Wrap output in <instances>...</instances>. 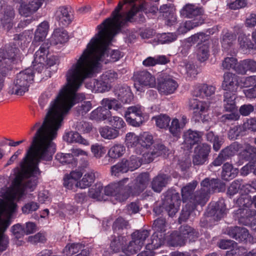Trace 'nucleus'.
<instances>
[{
  "label": "nucleus",
  "instance_id": "nucleus-6",
  "mask_svg": "<svg viewBox=\"0 0 256 256\" xmlns=\"http://www.w3.org/2000/svg\"><path fill=\"white\" fill-rule=\"evenodd\" d=\"M252 203L256 208V196L252 200L249 196L244 194L237 200L240 208L235 212L234 217L240 223L246 225L249 223L248 219L256 215V210L250 208Z\"/></svg>",
  "mask_w": 256,
  "mask_h": 256
},
{
  "label": "nucleus",
  "instance_id": "nucleus-25",
  "mask_svg": "<svg viewBox=\"0 0 256 256\" xmlns=\"http://www.w3.org/2000/svg\"><path fill=\"white\" fill-rule=\"evenodd\" d=\"M216 88L206 84H198L194 86L192 92L193 96L202 98L210 99L214 94Z\"/></svg>",
  "mask_w": 256,
  "mask_h": 256
},
{
  "label": "nucleus",
  "instance_id": "nucleus-64",
  "mask_svg": "<svg viewBox=\"0 0 256 256\" xmlns=\"http://www.w3.org/2000/svg\"><path fill=\"white\" fill-rule=\"evenodd\" d=\"M176 35L174 33H164L160 34L158 38V42L161 44H169L176 40Z\"/></svg>",
  "mask_w": 256,
  "mask_h": 256
},
{
  "label": "nucleus",
  "instance_id": "nucleus-32",
  "mask_svg": "<svg viewBox=\"0 0 256 256\" xmlns=\"http://www.w3.org/2000/svg\"><path fill=\"white\" fill-rule=\"evenodd\" d=\"M235 72L241 74H245L248 72H256V62L250 59L241 60L238 63Z\"/></svg>",
  "mask_w": 256,
  "mask_h": 256
},
{
  "label": "nucleus",
  "instance_id": "nucleus-57",
  "mask_svg": "<svg viewBox=\"0 0 256 256\" xmlns=\"http://www.w3.org/2000/svg\"><path fill=\"white\" fill-rule=\"evenodd\" d=\"M32 37V32H24L18 36V44L20 45L22 48L27 47L31 42Z\"/></svg>",
  "mask_w": 256,
  "mask_h": 256
},
{
  "label": "nucleus",
  "instance_id": "nucleus-3",
  "mask_svg": "<svg viewBox=\"0 0 256 256\" xmlns=\"http://www.w3.org/2000/svg\"><path fill=\"white\" fill-rule=\"evenodd\" d=\"M145 4L144 2L142 3L140 8H138L134 5L130 10L124 14L120 13L123 4L121 2H119L112 12L111 17L106 19L101 24L97 26L99 34L104 32H118L121 28L128 22H132L134 17L136 15L138 10L144 8V6Z\"/></svg>",
  "mask_w": 256,
  "mask_h": 256
},
{
  "label": "nucleus",
  "instance_id": "nucleus-37",
  "mask_svg": "<svg viewBox=\"0 0 256 256\" xmlns=\"http://www.w3.org/2000/svg\"><path fill=\"white\" fill-rule=\"evenodd\" d=\"M169 178V176L166 174L158 175L154 178L152 182V189L156 192H160L168 184Z\"/></svg>",
  "mask_w": 256,
  "mask_h": 256
},
{
  "label": "nucleus",
  "instance_id": "nucleus-51",
  "mask_svg": "<svg viewBox=\"0 0 256 256\" xmlns=\"http://www.w3.org/2000/svg\"><path fill=\"white\" fill-rule=\"evenodd\" d=\"M99 132L102 137L108 140L114 139L117 138L119 134L118 130L108 126L101 128L99 130Z\"/></svg>",
  "mask_w": 256,
  "mask_h": 256
},
{
  "label": "nucleus",
  "instance_id": "nucleus-56",
  "mask_svg": "<svg viewBox=\"0 0 256 256\" xmlns=\"http://www.w3.org/2000/svg\"><path fill=\"white\" fill-rule=\"evenodd\" d=\"M91 152L94 157L96 158H100L102 157L106 152V147L102 144L96 143L91 146Z\"/></svg>",
  "mask_w": 256,
  "mask_h": 256
},
{
  "label": "nucleus",
  "instance_id": "nucleus-4",
  "mask_svg": "<svg viewBox=\"0 0 256 256\" xmlns=\"http://www.w3.org/2000/svg\"><path fill=\"white\" fill-rule=\"evenodd\" d=\"M34 75V70L31 68L20 72L10 86L8 92L12 94L23 95L28 90L30 84L33 81Z\"/></svg>",
  "mask_w": 256,
  "mask_h": 256
},
{
  "label": "nucleus",
  "instance_id": "nucleus-28",
  "mask_svg": "<svg viewBox=\"0 0 256 256\" xmlns=\"http://www.w3.org/2000/svg\"><path fill=\"white\" fill-rule=\"evenodd\" d=\"M87 88L94 92H104L108 91L111 88V85L108 82L101 79L93 80L86 84Z\"/></svg>",
  "mask_w": 256,
  "mask_h": 256
},
{
  "label": "nucleus",
  "instance_id": "nucleus-29",
  "mask_svg": "<svg viewBox=\"0 0 256 256\" xmlns=\"http://www.w3.org/2000/svg\"><path fill=\"white\" fill-rule=\"evenodd\" d=\"M208 213L212 215L213 218L219 220L222 218L227 212L225 202L223 199L220 200L214 206H210L208 208Z\"/></svg>",
  "mask_w": 256,
  "mask_h": 256
},
{
  "label": "nucleus",
  "instance_id": "nucleus-48",
  "mask_svg": "<svg viewBox=\"0 0 256 256\" xmlns=\"http://www.w3.org/2000/svg\"><path fill=\"white\" fill-rule=\"evenodd\" d=\"M139 150L140 148L148 149L153 144V137L148 132H144L139 135Z\"/></svg>",
  "mask_w": 256,
  "mask_h": 256
},
{
  "label": "nucleus",
  "instance_id": "nucleus-8",
  "mask_svg": "<svg viewBox=\"0 0 256 256\" xmlns=\"http://www.w3.org/2000/svg\"><path fill=\"white\" fill-rule=\"evenodd\" d=\"M198 236V232L193 228L183 226L180 227V232H174L170 234L168 242L172 246H182L188 241L194 242Z\"/></svg>",
  "mask_w": 256,
  "mask_h": 256
},
{
  "label": "nucleus",
  "instance_id": "nucleus-23",
  "mask_svg": "<svg viewBox=\"0 0 256 256\" xmlns=\"http://www.w3.org/2000/svg\"><path fill=\"white\" fill-rule=\"evenodd\" d=\"M178 87L177 82L170 76L164 78L158 84V90L160 94L169 95L174 94Z\"/></svg>",
  "mask_w": 256,
  "mask_h": 256
},
{
  "label": "nucleus",
  "instance_id": "nucleus-26",
  "mask_svg": "<svg viewBox=\"0 0 256 256\" xmlns=\"http://www.w3.org/2000/svg\"><path fill=\"white\" fill-rule=\"evenodd\" d=\"M238 78V76L230 72L224 73L222 84L223 89L231 93L236 92L239 86Z\"/></svg>",
  "mask_w": 256,
  "mask_h": 256
},
{
  "label": "nucleus",
  "instance_id": "nucleus-36",
  "mask_svg": "<svg viewBox=\"0 0 256 256\" xmlns=\"http://www.w3.org/2000/svg\"><path fill=\"white\" fill-rule=\"evenodd\" d=\"M165 240L164 234L160 232H154L150 239V242L146 244V249L152 250L159 248L162 246Z\"/></svg>",
  "mask_w": 256,
  "mask_h": 256
},
{
  "label": "nucleus",
  "instance_id": "nucleus-59",
  "mask_svg": "<svg viewBox=\"0 0 256 256\" xmlns=\"http://www.w3.org/2000/svg\"><path fill=\"white\" fill-rule=\"evenodd\" d=\"M82 247V244L78 243L68 244L64 248L63 252L66 256H72L78 252Z\"/></svg>",
  "mask_w": 256,
  "mask_h": 256
},
{
  "label": "nucleus",
  "instance_id": "nucleus-18",
  "mask_svg": "<svg viewBox=\"0 0 256 256\" xmlns=\"http://www.w3.org/2000/svg\"><path fill=\"white\" fill-rule=\"evenodd\" d=\"M156 86V82L154 76L147 71L139 72L136 77L134 86L138 92H144V87L154 88Z\"/></svg>",
  "mask_w": 256,
  "mask_h": 256
},
{
  "label": "nucleus",
  "instance_id": "nucleus-14",
  "mask_svg": "<svg viewBox=\"0 0 256 256\" xmlns=\"http://www.w3.org/2000/svg\"><path fill=\"white\" fill-rule=\"evenodd\" d=\"M188 105L190 109L193 110L196 120L202 122L208 120L207 113L209 110L210 102L192 98L190 100Z\"/></svg>",
  "mask_w": 256,
  "mask_h": 256
},
{
  "label": "nucleus",
  "instance_id": "nucleus-58",
  "mask_svg": "<svg viewBox=\"0 0 256 256\" xmlns=\"http://www.w3.org/2000/svg\"><path fill=\"white\" fill-rule=\"evenodd\" d=\"M90 196L93 198L100 200L103 198L104 188L100 183L96 184L94 188H92L90 190Z\"/></svg>",
  "mask_w": 256,
  "mask_h": 256
},
{
  "label": "nucleus",
  "instance_id": "nucleus-19",
  "mask_svg": "<svg viewBox=\"0 0 256 256\" xmlns=\"http://www.w3.org/2000/svg\"><path fill=\"white\" fill-rule=\"evenodd\" d=\"M150 180L148 173H142L138 176L136 179L130 184L126 186L128 196L138 194L142 192L147 186Z\"/></svg>",
  "mask_w": 256,
  "mask_h": 256
},
{
  "label": "nucleus",
  "instance_id": "nucleus-30",
  "mask_svg": "<svg viewBox=\"0 0 256 256\" xmlns=\"http://www.w3.org/2000/svg\"><path fill=\"white\" fill-rule=\"evenodd\" d=\"M228 234L239 242H246L249 238L248 230L242 227H230L228 230Z\"/></svg>",
  "mask_w": 256,
  "mask_h": 256
},
{
  "label": "nucleus",
  "instance_id": "nucleus-13",
  "mask_svg": "<svg viewBox=\"0 0 256 256\" xmlns=\"http://www.w3.org/2000/svg\"><path fill=\"white\" fill-rule=\"evenodd\" d=\"M124 116L129 124L138 127L144 122V108L140 104L129 106L126 110Z\"/></svg>",
  "mask_w": 256,
  "mask_h": 256
},
{
  "label": "nucleus",
  "instance_id": "nucleus-10",
  "mask_svg": "<svg viewBox=\"0 0 256 256\" xmlns=\"http://www.w3.org/2000/svg\"><path fill=\"white\" fill-rule=\"evenodd\" d=\"M210 38V36L203 32H200L192 35L188 39L190 44H198V48L196 54L198 60L204 62L210 56V46L207 42Z\"/></svg>",
  "mask_w": 256,
  "mask_h": 256
},
{
  "label": "nucleus",
  "instance_id": "nucleus-53",
  "mask_svg": "<svg viewBox=\"0 0 256 256\" xmlns=\"http://www.w3.org/2000/svg\"><path fill=\"white\" fill-rule=\"evenodd\" d=\"M152 120H155L156 125L160 128H166L168 127L170 120V118L164 114L154 116Z\"/></svg>",
  "mask_w": 256,
  "mask_h": 256
},
{
  "label": "nucleus",
  "instance_id": "nucleus-31",
  "mask_svg": "<svg viewBox=\"0 0 256 256\" xmlns=\"http://www.w3.org/2000/svg\"><path fill=\"white\" fill-rule=\"evenodd\" d=\"M201 134L196 131L188 130L184 134V146L185 149H190L193 145L200 140Z\"/></svg>",
  "mask_w": 256,
  "mask_h": 256
},
{
  "label": "nucleus",
  "instance_id": "nucleus-42",
  "mask_svg": "<svg viewBox=\"0 0 256 256\" xmlns=\"http://www.w3.org/2000/svg\"><path fill=\"white\" fill-rule=\"evenodd\" d=\"M144 154L142 158H140L136 156H132L128 160L125 159V164L128 168V170L134 171L138 169L142 164V162H144Z\"/></svg>",
  "mask_w": 256,
  "mask_h": 256
},
{
  "label": "nucleus",
  "instance_id": "nucleus-15",
  "mask_svg": "<svg viewBox=\"0 0 256 256\" xmlns=\"http://www.w3.org/2000/svg\"><path fill=\"white\" fill-rule=\"evenodd\" d=\"M49 44L48 42L44 43L38 50L34 57V60L32 62L33 68L40 72L44 68L46 64L50 66L54 64V63L50 62L48 60Z\"/></svg>",
  "mask_w": 256,
  "mask_h": 256
},
{
  "label": "nucleus",
  "instance_id": "nucleus-61",
  "mask_svg": "<svg viewBox=\"0 0 256 256\" xmlns=\"http://www.w3.org/2000/svg\"><path fill=\"white\" fill-rule=\"evenodd\" d=\"M256 84V76L242 78L239 79L238 85L240 87L248 88Z\"/></svg>",
  "mask_w": 256,
  "mask_h": 256
},
{
  "label": "nucleus",
  "instance_id": "nucleus-2",
  "mask_svg": "<svg viewBox=\"0 0 256 256\" xmlns=\"http://www.w3.org/2000/svg\"><path fill=\"white\" fill-rule=\"evenodd\" d=\"M117 33L104 32L99 34L98 31L68 69L66 75V84L51 102L48 111L60 124L71 108L86 98L84 94L76 93L84 80L98 72L102 63L115 62L122 56L119 50L108 48Z\"/></svg>",
  "mask_w": 256,
  "mask_h": 256
},
{
  "label": "nucleus",
  "instance_id": "nucleus-33",
  "mask_svg": "<svg viewBox=\"0 0 256 256\" xmlns=\"http://www.w3.org/2000/svg\"><path fill=\"white\" fill-rule=\"evenodd\" d=\"M187 122L188 120L185 116H183L181 120L173 118L168 127L170 133L174 136L180 137L182 130Z\"/></svg>",
  "mask_w": 256,
  "mask_h": 256
},
{
  "label": "nucleus",
  "instance_id": "nucleus-17",
  "mask_svg": "<svg viewBox=\"0 0 256 256\" xmlns=\"http://www.w3.org/2000/svg\"><path fill=\"white\" fill-rule=\"evenodd\" d=\"M181 204V200L178 192H168L163 204L164 208L170 216H173L178 212Z\"/></svg>",
  "mask_w": 256,
  "mask_h": 256
},
{
  "label": "nucleus",
  "instance_id": "nucleus-49",
  "mask_svg": "<svg viewBox=\"0 0 256 256\" xmlns=\"http://www.w3.org/2000/svg\"><path fill=\"white\" fill-rule=\"evenodd\" d=\"M240 156L244 159L248 160L253 158L254 160L256 157V148L254 146L246 144L242 148L239 152Z\"/></svg>",
  "mask_w": 256,
  "mask_h": 256
},
{
  "label": "nucleus",
  "instance_id": "nucleus-45",
  "mask_svg": "<svg viewBox=\"0 0 256 256\" xmlns=\"http://www.w3.org/2000/svg\"><path fill=\"white\" fill-rule=\"evenodd\" d=\"M126 152L125 146L120 144H114L109 149L108 155L112 158H118L122 156Z\"/></svg>",
  "mask_w": 256,
  "mask_h": 256
},
{
  "label": "nucleus",
  "instance_id": "nucleus-5",
  "mask_svg": "<svg viewBox=\"0 0 256 256\" xmlns=\"http://www.w3.org/2000/svg\"><path fill=\"white\" fill-rule=\"evenodd\" d=\"M201 188L197 192L194 198L196 202L202 206L204 205L208 200V194L218 190L221 192L225 190V184L218 179H204L200 184Z\"/></svg>",
  "mask_w": 256,
  "mask_h": 256
},
{
  "label": "nucleus",
  "instance_id": "nucleus-9",
  "mask_svg": "<svg viewBox=\"0 0 256 256\" xmlns=\"http://www.w3.org/2000/svg\"><path fill=\"white\" fill-rule=\"evenodd\" d=\"M198 236V232L193 228L183 226L180 227V232H174L170 234L168 242L172 246H182L188 241L194 242Z\"/></svg>",
  "mask_w": 256,
  "mask_h": 256
},
{
  "label": "nucleus",
  "instance_id": "nucleus-40",
  "mask_svg": "<svg viewBox=\"0 0 256 256\" xmlns=\"http://www.w3.org/2000/svg\"><path fill=\"white\" fill-rule=\"evenodd\" d=\"M64 140L68 143L77 142L84 146H88L90 142L83 138L78 132H70L64 136Z\"/></svg>",
  "mask_w": 256,
  "mask_h": 256
},
{
  "label": "nucleus",
  "instance_id": "nucleus-16",
  "mask_svg": "<svg viewBox=\"0 0 256 256\" xmlns=\"http://www.w3.org/2000/svg\"><path fill=\"white\" fill-rule=\"evenodd\" d=\"M68 154L58 153L56 159L62 164H72L76 165L77 160L76 157L82 156L83 158H87L88 152L80 148H73L70 150Z\"/></svg>",
  "mask_w": 256,
  "mask_h": 256
},
{
  "label": "nucleus",
  "instance_id": "nucleus-20",
  "mask_svg": "<svg viewBox=\"0 0 256 256\" xmlns=\"http://www.w3.org/2000/svg\"><path fill=\"white\" fill-rule=\"evenodd\" d=\"M210 146L206 144L198 145L194 149L192 162L194 165L204 164L208 160Z\"/></svg>",
  "mask_w": 256,
  "mask_h": 256
},
{
  "label": "nucleus",
  "instance_id": "nucleus-44",
  "mask_svg": "<svg viewBox=\"0 0 256 256\" xmlns=\"http://www.w3.org/2000/svg\"><path fill=\"white\" fill-rule=\"evenodd\" d=\"M238 170L234 168L230 164L226 162L222 166V179L228 180L234 178L237 175Z\"/></svg>",
  "mask_w": 256,
  "mask_h": 256
},
{
  "label": "nucleus",
  "instance_id": "nucleus-7",
  "mask_svg": "<svg viewBox=\"0 0 256 256\" xmlns=\"http://www.w3.org/2000/svg\"><path fill=\"white\" fill-rule=\"evenodd\" d=\"M100 104L102 106H98L90 113L91 120L97 121L108 120L112 115L110 110L113 109L118 111L122 108V105L115 98H104L102 100Z\"/></svg>",
  "mask_w": 256,
  "mask_h": 256
},
{
  "label": "nucleus",
  "instance_id": "nucleus-39",
  "mask_svg": "<svg viewBox=\"0 0 256 256\" xmlns=\"http://www.w3.org/2000/svg\"><path fill=\"white\" fill-rule=\"evenodd\" d=\"M139 136L135 133L130 132L126 134L125 144L128 148H135L137 154H142V152L139 150Z\"/></svg>",
  "mask_w": 256,
  "mask_h": 256
},
{
  "label": "nucleus",
  "instance_id": "nucleus-11",
  "mask_svg": "<svg viewBox=\"0 0 256 256\" xmlns=\"http://www.w3.org/2000/svg\"><path fill=\"white\" fill-rule=\"evenodd\" d=\"M150 233L147 230H138L132 234V240L128 244L124 246L122 252L127 256L134 254L139 252L144 245Z\"/></svg>",
  "mask_w": 256,
  "mask_h": 256
},
{
  "label": "nucleus",
  "instance_id": "nucleus-60",
  "mask_svg": "<svg viewBox=\"0 0 256 256\" xmlns=\"http://www.w3.org/2000/svg\"><path fill=\"white\" fill-rule=\"evenodd\" d=\"M237 59L233 56L226 57L222 62V66L224 69L230 70L232 69L235 71L236 68L238 64Z\"/></svg>",
  "mask_w": 256,
  "mask_h": 256
},
{
  "label": "nucleus",
  "instance_id": "nucleus-41",
  "mask_svg": "<svg viewBox=\"0 0 256 256\" xmlns=\"http://www.w3.org/2000/svg\"><path fill=\"white\" fill-rule=\"evenodd\" d=\"M95 180V174L92 170H90L86 172L82 176V178L76 184V187L82 189L90 187L94 182Z\"/></svg>",
  "mask_w": 256,
  "mask_h": 256
},
{
  "label": "nucleus",
  "instance_id": "nucleus-46",
  "mask_svg": "<svg viewBox=\"0 0 256 256\" xmlns=\"http://www.w3.org/2000/svg\"><path fill=\"white\" fill-rule=\"evenodd\" d=\"M224 106L226 111L232 112L236 110L234 100L236 96L234 93L226 92L224 94Z\"/></svg>",
  "mask_w": 256,
  "mask_h": 256
},
{
  "label": "nucleus",
  "instance_id": "nucleus-52",
  "mask_svg": "<svg viewBox=\"0 0 256 256\" xmlns=\"http://www.w3.org/2000/svg\"><path fill=\"white\" fill-rule=\"evenodd\" d=\"M126 238L124 236H119L117 238H114L110 244V248L114 252H118L121 250H122L123 245L126 242Z\"/></svg>",
  "mask_w": 256,
  "mask_h": 256
},
{
  "label": "nucleus",
  "instance_id": "nucleus-1",
  "mask_svg": "<svg viewBox=\"0 0 256 256\" xmlns=\"http://www.w3.org/2000/svg\"><path fill=\"white\" fill-rule=\"evenodd\" d=\"M61 126L50 113L48 112L42 125L37 131L30 148L20 164L14 169L15 178L12 185L7 187L8 178L0 177V236H6L4 232L10 224V218L16 212L17 202L27 192L36 189L40 172L38 164L40 160L50 161L56 151L52 140L56 137Z\"/></svg>",
  "mask_w": 256,
  "mask_h": 256
},
{
  "label": "nucleus",
  "instance_id": "nucleus-47",
  "mask_svg": "<svg viewBox=\"0 0 256 256\" xmlns=\"http://www.w3.org/2000/svg\"><path fill=\"white\" fill-rule=\"evenodd\" d=\"M118 98L122 102L130 104L133 100L134 96L128 86L122 87L116 92Z\"/></svg>",
  "mask_w": 256,
  "mask_h": 256
},
{
  "label": "nucleus",
  "instance_id": "nucleus-38",
  "mask_svg": "<svg viewBox=\"0 0 256 256\" xmlns=\"http://www.w3.org/2000/svg\"><path fill=\"white\" fill-rule=\"evenodd\" d=\"M48 24L46 22L40 23L35 32L34 40L32 44L37 45L38 42L42 41L46 37L48 30Z\"/></svg>",
  "mask_w": 256,
  "mask_h": 256
},
{
  "label": "nucleus",
  "instance_id": "nucleus-34",
  "mask_svg": "<svg viewBox=\"0 0 256 256\" xmlns=\"http://www.w3.org/2000/svg\"><path fill=\"white\" fill-rule=\"evenodd\" d=\"M196 186L197 182L196 181H193L182 188V196L184 202H186L187 200H189L190 202L194 203V204H198L194 198V196H194V198L192 196V192Z\"/></svg>",
  "mask_w": 256,
  "mask_h": 256
},
{
  "label": "nucleus",
  "instance_id": "nucleus-35",
  "mask_svg": "<svg viewBox=\"0 0 256 256\" xmlns=\"http://www.w3.org/2000/svg\"><path fill=\"white\" fill-rule=\"evenodd\" d=\"M155 150L149 152H144V162L146 163L150 162L153 160L154 157L155 156H158L160 155H168V149L163 144H158L154 146Z\"/></svg>",
  "mask_w": 256,
  "mask_h": 256
},
{
  "label": "nucleus",
  "instance_id": "nucleus-55",
  "mask_svg": "<svg viewBox=\"0 0 256 256\" xmlns=\"http://www.w3.org/2000/svg\"><path fill=\"white\" fill-rule=\"evenodd\" d=\"M124 162L125 159H122L120 162L112 166L111 173L112 175L118 176L120 174L128 172V168L126 166V164H125Z\"/></svg>",
  "mask_w": 256,
  "mask_h": 256
},
{
  "label": "nucleus",
  "instance_id": "nucleus-54",
  "mask_svg": "<svg viewBox=\"0 0 256 256\" xmlns=\"http://www.w3.org/2000/svg\"><path fill=\"white\" fill-rule=\"evenodd\" d=\"M236 36L228 30H224L222 32V37L221 40L222 46L224 48H227L232 43L233 41L236 40Z\"/></svg>",
  "mask_w": 256,
  "mask_h": 256
},
{
  "label": "nucleus",
  "instance_id": "nucleus-50",
  "mask_svg": "<svg viewBox=\"0 0 256 256\" xmlns=\"http://www.w3.org/2000/svg\"><path fill=\"white\" fill-rule=\"evenodd\" d=\"M202 24V20H192L186 21L184 24H182L178 28L179 34H183L186 33L190 30Z\"/></svg>",
  "mask_w": 256,
  "mask_h": 256
},
{
  "label": "nucleus",
  "instance_id": "nucleus-22",
  "mask_svg": "<svg viewBox=\"0 0 256 256\" xmlns=\"http://www.w3.org/2000/svg\"><path fill=\"white\" fill-rule=\"evenodd\" d=\"M0 17L4 27L8 30L12 27V20L14 18V10L10 6L6 5L2 0H0Z\"/></svg>",
  "mask_w": 256,
  "mask_h": 256
},
{
  "label": "nucleus",
  "instance_id": "nucleus-21",
  "mask_svg": "<svg viewBox=\"0 0 256 256\" xmlns=\"http://www.w3.org/2000/svg\"><path fill=\"white\" fill-rule=\"evenodd\" d=\"M44 0H24L20 4L19 13L28 16L36 12L42 6Z\"/></svg>",
  "mask_w": 256,
  "mask_h": 256
},
{
  "label": "nucleus",
  "instance_id": "nucleus-63",
  "mask_svg": "<svg viewBox=\"0 0 256 256\" xmlns=\"http://www.w3.org/2000/svg\"><path fill=\"white\" fill-rule=\"evenodd\" d=\"M238 40L240 46L244 48H252L253 45L250 42V36H246L245 34H240L238 36Z\"/></svg>",
  "mask_w": 256,
  "mask_h": 256
},
{
  "label": "nucleus",
  "instance_id": "nucleus-12",
  "mask_svg": "<svg viewBox=\"0 0 256 256\" xmlns=\"http://www.w3.org/2000/svg\"><path fill=\"white\" fill-rule=\"evenodd\" d=\"M128 180L125 178L118 182L111 183L104 188V193L106 196H114L120 202L126 200L129 196L126 184Z\"/></svg>",
  "mask_w": 256,
  "mask_h": 256
},
{
  "label": "nucleus",
  "instance_id": "nucleus-62",
  "mask_svg": "<svg viewBox=\"0 0 256 256\" xmlns=\"http://www.w3.org/2000/svg\"><path fill=\"white\" fill-rule=\"evenodd\" d=\"M110 124L114 129H121L126 126V124L122 118L116 116H110L108 119Z\"/></svg>",
  "mask_w": 256,
  "mask_h": 256
},
{
  "label": "nucleus",
  "instance_id": "nucleus-43",
  "mask_svg": "<svg viewBox=\"0 0 256 256\" xmlns=\"http://www.w3.org/2000/svg\"><path fill=\"white\" fill-rule=\"evenodd\" d=\"M68 39V32L64 30L56 29L52 36V42L55 44L66 42Z\"/></svg>",
  "mask_w": 256,
  "mask_h": 256
},
{
  "label": "nucleus",
  "instance_id": "nucleus-27",
  "mask_svg": "<svg viewBox=\"0 0 256 256\" xmlns=\"http://www.w3.org/2000/svg\"><path fill=\"white\" fill-rule=\"evenodd\" d=\"M55 18L60 26H65L71 23L73 17L68 7L60 6L56 12Z\"/></svg>",
  "mask_w": 256,
  "mask_h": 256
},
{
  "label": "nucleus",
  "instance_id": "nucleus-24",
  "mask_svg": "<svg viewBox=\"0 0 256 256\" xmlns=\"http://www.w3.org/2000/svg\"><path fill=\"white\" fill-rule=\"evenodd\" d=\"M204 11L202 9L198 6L188 4H186L180 10V13L182 16L190 18H194L193 20H202Z\"/></svg>",
  "mask_w": 256,
  "mask_h": 256
}]
</instances>
